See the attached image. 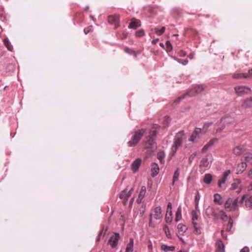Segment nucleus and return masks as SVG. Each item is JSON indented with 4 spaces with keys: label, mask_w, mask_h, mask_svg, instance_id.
Wrapping results in <instances>:
<instances>
[{
    "label": "nucleus",
    "mask_w": 252,
    "mask_h": 252,
    "mask_svg": "<svg viewBox=\"0 0 252 252\" xmlns=\"http://www.w3.org/2000/svg\"><path fill=\"white\" fill-rule=\"evenodd\" d=\"M177 229L181 234H183L187 230V227L182 223H179L178 225Z\"/></svg>",
    "instance_id": "obj_32"
},
{
    "label": "nucleus",
    "mask_w": 252,
    "mask_h": 252,
    "mask_svg": "<svg viewBox=\"0 0 252 252\" xmlns=\"http://www.w3.org/2000/svg\"><path fill=\"white\" fill-rule=\"evenodd\" d=\"M179 54L180 56L181 57H185L186 55V53L185 52L183 51H181L179 53Z\"/></svg>",
    "instance_id": "obj_56"
},
{
    "label": "nucleus",
    "mask_w": 252,
    "mask_h": 252,
    "mask_svg": "<svg viewBox=\"0 0 252 252\" xmlns=\"http://www.w3.org/2000/svg\"><path fill=\"white\" fill-rule=\"evenodd\" d=\"M210 156H207L205 158H203L200 161V168H201L203 170H205L206 168H208L210 166V161H209L208 157Z\"/></svg>",
    "instance_id": "obj_11"
},
{
    "label": "nucleus",
    "mask_w": 252,
    "mask_h": 252,
    "mask_svg": "<svg viewBox=\"0 0 252 252\" xmlns=\"http://www.w3.org/2000/svg\"><path fill=\"white\" fill-rule=\"evenodd\" d=\"M133 239H130V241L128 244L127 245L126 252H133Z\"/></svg>",
    "instance_id": "obj_34"
},
{
    "label": "nucleus",
    "mask_w": 252,
    "mask_h": 252,
    "mask_svg": "<svg viewBox=\"0 0 252 252\" xmlns=\"http://www.w3.org/2000/svg\"><path fill=\"white\" fill-rule=\"evenodd\" d=\"M230 189L236 190L237 193L240 192L242 189L241 181L239 179L234 180L233 183L231 184Z\"/></svg>",
    "instance_id": "obj_9"
},
{
    "label": "nucleus",
    "mask_w": 252,
    "mask_h": 252,
    "mask_svg": "<svg viewBox=\"0 0 252 252\" xmlns=\"http://www.w3.org/2000/svg\"><path fill=\"white\" fill-rule=\"evenodd\" d=\"M194 228V232L197 234H201V229L198 226L197 223L192 224Z\"/></svg>",
    "instance_id": "obj_44"
},
{
    "label": "nucleus",
    "mask_w": 252,
    "mask_h": 252,
    "mask_svg": "<svg viewBox=\"0 0 252 252\" xmlns=\"http://www.w3.org/2000/svg\"><path fill=\"white\" fill-rule=\"evenodd\" d=\"M161 249L162 251L165 252H172L175 250V247L173 246H169L163 244L161 246Z\"/></svg>",
    "instance_id": "obj_29"
},
{
    "label": "nucleus",
    "mask_w": 252,
    "mask_h": 252,
    "mask_svg": "<svg viewBox=\"0 0 252 252\" xmlns=\"http://www.w3.org/2000/svg\"><path fill=\"white\" fill-rule=\"evenodd\" d=\"M177 61H178V62L179 63H183V64H184V65L187 64V63H188V61H184V62H185V63H182V62H181L182 60H181V59H179V60H178Z\"/></svg>",
    "instance_id": "obj_61"
},
{
    "label": "nucleus",
    "mask_w": 252,
    "mask_h": 252,
    "mask_svg": "<svg viewBox=\"0 0 252 252\" xmlns=\"http://www.w3.org/2000/svg\"><path fill=\"white\" fill-rule=\"evenodd\" d=\"M233 224V220L231 218H230L229 219L227 225L226 231H230L232 228Z\"/></svg>",
    "instance_id": "obj_45"
},
{
    "label": "nucleus",
    "mask_w": 252,
    "mask_h": 252,
    "mask_svg": "<svg viewBox=\"0 0 252 252\" xmlns=\"http://www.w3.org/2000/svg\"><path fill=\"white\" fill-rule=\"evenodd\" d=\"M145 33L143 30H140L135 32V35L137 37H142L144 35Z\"/></svg>",
    "instance_id": "obj_48"
},
{
    "label": "nucleus",
    "mask_w": 252,
    "mask_h": 252,
    "mask_svg": "<svg viewBox=\"0 0 252 252\" xmlns=\"http://www.w3.org/2000/svg\"><path fill=\"white\" fill-rule=\"evenodd\" d=\"M247 166V163L246 162H242L238 165V171L242 172L245 170Z\"/></svg>",
    "instance_id": "obj_39"
},
{
    "label": "nucleus",
    "mask_w": 252,
    "mask_h": 252,
    "mask_svg": "<svg viewBox=\"0 0 252 252\" xmlns=\"http://www.w3.org/2000/svg\"><path fill=\"white\" fill-rule=\"evenodd\" d=\"M219 139L217 138L211 139L208 143H207L203 148L202 149V152L205 153L210 148H211L216 142H218Z\"/></svg>",
    "instance_id": "obj_12"
},
{
    "label": "nucleus",
    "mask_w": 252,
    "mask_h": 252,
    "mask_svg": "<svg viewBox=\"0 0 252 252\" xmlns=\"http://www.w3.org/2000/svg\"><path fill=\"white\" fill-rule=\"evenodd\" d=\"M204 182L207 184H209L212 181V176L210 174H206L204 177Z\"/></svg>",
    "instance_id": "obj_38"
},
{
    "label": "nucleus",
    "mask_w": 252,
    "mask_h": 252,
    "mask_svg": "<svg viewBox=\"0 0 252 252\" xmlns=\"http://www.w3.org/2000/svg\"><path fill=\"white\" fill-rule=\"evenodd\" d=\"M165 157V153L163 151H160L157 154V158L159 160L160 162L164 164L165 162L164 158Z\"/></svg>",
    "instance_id": "obj_25"
},
{
    "label": "nucleus",
    "mask_w": 252,
    "mask_h": 252,
    "mask_svg": "<svg viewBox=\"0 0 252 252\" xmlns=\"http://www.w3.org/2000/svg\"><path fill=\"white\" fill-rule=\"evenodd\" d=\"M244 158L248 164H252V153H246L244 155Z\"/></svg>",
    "instance_id": "obj_31"
},
{
    "label": "nucleus",
    "mask_w": 252,
    "mask_h": 252,
    "mask_svg": "<svg viewBox=\"0 0 252 252\" xmlns=\"http://www.w3.org/2000/svg\"><path fill=\"white\" fill-rule=\"evenodd\" d=\"M182 219V208L181 206H179L176 212L175 221H179Z\"/></svg>",
    "instance_id": "obj_28"
},
{
    "label": "nucleus",
    "mask_w": 252,
    "mask_h": 252,
    "mask_svg": "<svg viewBox=\"0 0 252 252\" xmlns=\"http://www.w3.org/2000/svg\"><path fill=\"white\" fill-rule=\"evenodd\" d=\"M221 219L223 221H226L227 219V216L223 211H220Z\"/></svg>",
    "instance_id": "obj_50"
},
{
    "label": "nucleus",
    "mask_w": 252,
    "mask_h": 252,
    "mask_svg": "<svg viewBox=\"0 0 252 252\" xmlns=\"http://www.w3.org/2000/svg\"><path fill=\"white\" fill-rule=\"evenodd\" d=\"M198 211L196 210H193L191 212L192 224L197 223L196 221L198 220Z\"/></svg>",
    "instance_id": "obj_35"
},
{
    "label": "nucleus",
    "mask_w": 252,
    "mask_h": 252,
    "mask_svg": "<svg viewBox=\"0 0 252 252\" xmlns=\"http://www.w3.org/2000/svg\"><path fill=\"white\" fill-rule=\"evenodd\" d=\"M163 229L164 232H165V233L166 234V237H168V238H171V235L170 232V230H169L168 227L166 225H165L164 226Z\"/></svg>",
    "instance_id": "obj_42"
},
{
    "label": "nucleus",
    "mask_w": 252,
    "mask_h": 252,
    "mask_svg": "<svg viewBox=\"0 0 252 252\" xmlns=\"http://www.w3.org/2000/svg\"><path fill=\"white\" fill-rule=\"evenodd\" d=\"M119 19L118 15H111L108 17V21L110 24H114V28L116 29L119 26Z\"/></svg>",
    "instance_id": "obj_10"
},
{
    "label": "nucleus",
    "mask_w": 252,
    "mask_h": 252,
    "mask_svg": "<svg viewBox=\"0 0 252 252\" xmlns=\"http://www.w3.org/2000/svg\"><path fill=\"white\" fill-rule=\"evenodd\" d=\"M245 151V148L243 145H239L233 149V152L236 156H239Z\"/></svg>",
    "instance_id": "obj_16"
},
{
    "label": "nucleus",
    "mask_w": 252,
    "mask_h": 252,
    "mask_svg": "<svg viewBox=\"0 0 252 252\" xmlns=\"http://www.w3.org/2000/svg\"><path fill=\"white\" fill-rule=\"evenodd\" d=\"M143 198H140V197L138 196V198L137 199V200H136L137 202L138 203H140L141 202Z\"/></svg>",
    "instance_id": "obj_60"
},
{
    "label": "nucleus",
    "mask_w": 252,
    "mask_h": 252,
    "mask_svg": "<svg viewBox=\"0 0 252 252\" xmlns=\"http://www.w3.org/2000/svg\"><path fill=\"white\" fill-rule=\"evenodd\" d=\"M231 122L229 120L228 117H226L223 119H221L220 123H222L223 125L225 124H230Z\"/></svg>",
    "instance_id": "obj_49"
},
{
    "label": "nucleus",
    "mask_w": 252,
    "mask_h": 252,
    "mask_svg": "<svg viewBox=\"0 0 252 252\" xmlns=\"http://www.w3.org/2000/svg\"><path fill=\"white\" fill-rule=\"evenodd\" d=\"M120 238L119 233H115L111 236L109 240L108 243L112 248H115L118 245V242Z\"/></svg>",
    "instance_id": "obj_7"
},
{
    "label": "nucleus",
    "mask_w": 252,
    "mask_h": 252,
    "mask_svg": "<svg viewBox=\"0 0 252 252\" xmlns=\"http://www.w3.org/2000/svg\"><path fill=\"white\" fill-rule=\"evenodd\" d=\"M171 217L170 215L169 216H167V215H166L165 220L167 223H170L172 221Z\"/></svg>",
    "instance_id": "obj_53"
},
{
    "label": "nucleus",
    "mask_w": 252,
    "mask_h": 252,
    "mask_svg": "<svg viewBox=\"0 0 252 252\" xmlns=\"http://www.w3.org/2000/svg\"><path fill=\"white\" fill-rule=\"evenodd\" d=\"M241 106L244 108H250L252 107V97L244 99L242 101Z\"/></svg>",
    "instance_id": "obj_15"
},
{
    "label": "nucleus",
    "mask_w": 252,
    "mask_h": 252,
    "mask_svg": "<svg viewBox=\"0 0 252 252\" xmlns=\"http://www.w3.org/2000/svg\"><path fill=\"white\" fill-rule=\"evenodd\" d=\"M157 134V131L156 128L153 127L152 128L150 131L149 135L148 137H151L153 138V137L155 136Z\"/></svg>",
    "instance_id": "obj_46"
},
{
    "label": "nucleus",
    "mask_w": 252,
    "mask_h": 252,
    "mask_svg": "<svg viewBox=\"0 0 252 252\" xmlns=\"http://www.w3.org/2000/svg\"><path fill=\"white\" fill-rule=\"evenodd\" d=\"M3 43H4V45L6 47V48H7V49L9 51H12L13 50V46L11 44L10 42L9 41V40H8V39L7 38H4V39L3 40Z\"/></svg>",
    "instance_id": "obj_37"
},
{
    "label": "nucleus",
    "mask_w": 252,
    "mask_h": 252,
    "mask_svg": "<svg viewBox=\"0 0 252 252\" xmlns=\"http://www.w3.org/2000/svg\"><path fill=\"white\" fill-rule=\"evenodd\" d=\"M186 138V135L184 130H181L176 133L173 141V143L181 147L184 140Z\"/></svg>",
    "instance_id": "obj_4"
},
{
    "label": "nucleus",
    "mask_w": 252,
    "mask_h": 252,
    "mask_svg": "<svg viewBox=\"0 0 252 252\" xmlns=\"http://www.w3.org/2000/svg\"><path fill=\"white\" fill-rule=\"evenodd\" d=\"M179 147L180 146H178L173 143V145L171 147L169 155L171 157L174 156Z\"/></svg>",
    "instance_id": "obj_36"
},
{
    "label": "nucleus",
    "mask_w": 252,
    "mask_h": 252,
    "mask_svg": "<svg viewBox=\"0 0 252 252\" xmlns=\"http://www.w3.org/2000/svg\"><path fill=\"white\" fill-rule=\"evenodd\" d=\"M200 198V194L198 191H197L195 196V207L197 209L198 207L199 200Z\"/></svg>",
    "instance_id": "obj_47"
},
{
    "label": "nucleus",
    "mask_w": 252,
    "mask_h": 252,
    "mask_svg": "<svg viewBox=\"0 0 252 252\" xmlns=\"http://www.w3.org/2000/svg\"><path fill=\"white\" fill-rule=\"evenodd\" d=\"M132 189H133L132 188L128 191H127L126 190H124L120 193L119 195L121 199H123L126 200H127L128 198L131 195L132 193L131 191Z\"/></svg>",
    "instance_id": "obj_18"
},
{
    "label": "nucleus",
    "mask_w": 252,
    "mask_h": 252,
    "mask_svg": "<svg viewBox=\"0 0 252 252\" xmlns=\"http://www.w3.org/2000/svg\"><path fill=\"white\" fill-rule=\"evenodd\" d=\"M205 89V86L204 85H196L188 93L184 94L182 96L177 98L176 100H175L174 102L176 103H179L181 100L184 99L187 96H193L197 94H199L203 91Z\"/></svg>",
    "instance_id": "obj_2"
},
{
    "label": "nucleus",
    "mask_w": 252,
    "mask_h": 252,
    "mask_svg": "<svg viewBox=\"0 0 252 252\" xmlns=\"http://www.w3.org/2000/svg\"><path fill=\"white\" fill-rule=\"evenodd\" d=\"M215 127H216V130H214L213 132V134H216L218 132H220L224 128L225 125H223L222 123L219 124L218 126H214Z\"/></svg>",
    "instance_id": "obj_30"
},
{
    "label": "nucleus",
    "mask_w": 252,
    "mask_h": 252,
    "mask_svg": "<svg viewBox=\"0 0 252 252\" xmlns=\"http://www.w3.org/2000/svg\"><path fill=\"white\" fill-rule=\"evenodd\" d=\"M158 40H159V38H156V39H153L152 41V43L153 44H156Z\"/></svg>",
    "instance_id": "obj_57"
},
{
    "label": "nucleus",
    "mask_w": 252,
    "mask_h": 252,
    "mask_svg": "<svg viewBox=\"0 0 252 252\" xmlns=\"http://www.w3.org/2000/svg\"><path fill=\"white\" fill-rule=\"evenodd\" d=\"M214 201L215 204L220 205L222 204V198L221 196L219 193L214 194Z\"/></svg>",
    "instance_id": "obj_21"
},
{
    "label": "nucleus",
    "mask_w": 252,
    "mask_h": 252,
    "mask_svg": "<svg viewBox=\"0 0 252 252\" xmlns=\"http://www.w3.org/2000/svg\"><path fill=\"white\" fill-rule=\"evenodd\" d=\"M240 252H249V249L248 247H245L241 250Z\"/></svg>",
    "instance_id": "obj_55"
},
{
    "label": "nucleus",
    "mask_w": 252,
    "mask_h": 252,
    "mask_svg": "<svg viewBox=\"0 0 252 252\" xmlns=\"http://www.w3.org/2000/svg\"><path fill=\"white\" fill-rule=\"evenodd\" d=\"M125 51L126 53H128V54H130L131 52H132V51H131L130 49H129V48H126L125 49Z\"/></svg>",
    "instance_id": "obj_59"
},
{
    "label": "nucleus",
    "mask_w": 252,
    "mask_h": 252,
    "mask_svg": "<svg viewBox=\"0 0 252 252\" xmlns=\"http://www.w3.org/2000/svg\"><path fill=\"white\" fill-rule=\"evenodd\" d=\"M232 199L231 198H228L227 200L226 201L224 207L225 209L229 212L232 211Z\"/></svg>",
    "instance_id": "obj_23"
},
{
    "label": "nucleus",
    "mask_w": 252,
    "mask_h": 252,
    "mask_svg": "<svg viewBox=\"0 0 252 252\" xmlns=\"http://www.w3.org/2000/svg\"><path fill=\"white\" fill-rule=\"evenodd\" d=\"M159 166L157 163H153L152 164V174L151 176L153 177L156 176L159 172Z\"/></svg>",
    "instance_id": "obj_19"
},
{
    "label": "nucleus",
    "mask_w": 252,
    "mask_h": 252,
    "mask_svg": "<svg viewBox=\"0 0 252 252\" xmlns=\"http://www.w3.org/2000/svg\"><path fill=\"white\" fill-rule=\"evenodd\" d=\"M141 162V159L140 158H137L132 163L131 169L134 172L138 170L140 165Z\"/></svg>",
    "instance_id": "obj_20"
},
{
    "label": "nucleus",
    "mask_w": 252,
    "mask_h": 252,
    "mask_svg": "<svg viewBox=\"0 0 252 252\" xmlns=\"http://www.w3.org/2000/svg\"><path fill=\"white\" fill-rule=\"evenodd\" d=\"M249 176L250 178H252V169L249 172Z\"/></svg>",
    "instance_id": "obj_64"
},
{
    "label": "nucleus",
    "mask_w": 252,
    "mask_h": 252,
    "mask_svg": "<svg viewBox=\"0 0 252 252\" xmlns=\"http://www.w3.org/2000/svg\"><path fill=\"white\" fill-rule=\"evenodd\" d=\"M141 26L140 21L136 19H132L128 26L130 29H136Z\"/></svg>",
    "instance_id": "obj_17"
},
{
    "label": "nucleus",
    "mask_w": 252,
    "mask_h": 252,
    "mask_svg": "<svg viewBox=\"0 0 252 252\" xmlns=\"http://www.w3.org/2000/svg\"><path fill=\"white\" fill-rule=\"evenodd\" d=\"M217 248L216 252H224V245L221 240H218L217 242Z\"/></svg>",
    "instance_id": "obj_22"
},
{
    "label": "nucleus",
    "mask_w": 252,
    "mask_h": 252,
    "mask_svg": "<svg viewBox=\"0 0 252 252\" xmlns=\"http://www.w3.org/2000/svg\"><path fill=\"white\" fill-rule=\"evenodd\" d=\"M197 155V153L195 152L191 155V158H194Z\"/></svg>",
    "instance_id": "obj_62"
},
{
    "label": "nucleus",
    "mask_w": 252,
    "mask_h": 252,
    "mask_svg": "<svg viewBox=\"0 0 252 252\" xmlns=\"http://www.w3.org/2000/svg\"><path fill=\"white\" fill-rule=\"evenodd\" d=\"M146 132V129L141 128L132 131L130 135V140L127 142L128 147H135L142 139Z\"/></svg>",
    "instance_id": "obj_1"
},
{
    "label": "nucleus",
    "mask_w": 252,
    "mask_h": 252,
    "mask_svg": "<svg viewBox=\"0 0 252 252\" xmlns=\"http://www.w3.org/2000/svg\"><path fill=\"white\" fill-rule=\"evenodd\" d=\"M234 90L235 93L239 96L249 94L252 92L251 88L245 86H236L234 88Z\"/></svg>",
    "instance_id": "obj_5"
},
{
    "label": "nucleus",
    "mask_w": 252,
    "mask_h": 252,
    "mask_svg": "<svg viewBox=\"0 0 252 252\" xmlns=\"http://www.w3.org/2000/svg\"><path fill=\"white\" fill-rule=\"evenodd\" d=\"M231 171L230 170L225 171L222 174L221 177L219 179L218 183V186L220 188H222V185L224 184L227 180V177L230 174Z\"/></svg>",
    "instance_id": "obj_8"
},
{
    "label": "nucleus",
    "mask_w": 252,
    "mask_h": 252,
    "mask_svg": "<svg viewBox=\"0 0 252 252\" xmlns=\"http://www.w3.org/2000/svg\"><path fill=\"white\" fill-rule=\"evenodd\" d=\"M171 209H172V204L171 202H169L167 205V208L166 210V213H168V211H170V216H172V212H171Z\"/></svg>",
    "instance_id": "obj_51"
},
{
    "label": "nucleus",
    "mask_w": 252,
    "mask_h": 252,
    "mask_svg": "<svg viewBox=\"0 0 252 252\" xmlns=\"http://www.w3.org/2000/svg\"><path fill=\"white\" fill-rule=\"evenodd\" d=\"M212 125H213V123L212 122L205 123L202 128L201 129V131L205 133L208 130L209 128Z\"/></svg>",
    "instance_id": "obj_40"
},
{
    "label": "nucleus",
    "mask_w": 252,
    "mask_h": 252,
    "mask_svg": "<svg viewBox=\"0 0 252 252\" xmlns=\"http://www.w3.org/2000/svg\"><path fill=\"white\" fill-rule=\"evenodd\" d=\"M166 45L168 50H171L172 48V45L169 41H166Z\"/></svg>",
    "instance_id": "obj_54"
},
{
    "label": "nucleus",
    "mask_w": 252,
    "mask_h": 252,
    "mask_svg": "<svg viewBox=\"0 0 252 252\" xmlns=\"http://www.w3.org/2000/svg\"><path fill=\"white\" fill-rule=\"evenodd\" d=\"M232 77L237 79L242 78H247L249 77V75L248 73H234L233 74Z\"/></svg>",
    "instance_id": "obj_27"
},
{
    "label": "nucleus",
    "mask_w": 252,
    "mask_h": 252,
    "mask_svg": "<svg viewBox=\"0 0 252 252\" xmlns=\"http://www.w3.org/2000/svg\"><path fill=\"white\" fill-rule=\"evenodd\" d=\"M162 217L161 207L159 206L156 207L154 210L153 214H151L150 215L149 226L153 228L156 226L155 223L153 221V218L156 220H161Z\"/></svg>",
    "instance_id": "obj_3"
},
{
    "label": "nucleus",
    "mask_w": 252,
    "mask_h": 252,
    "mask_svg": "<svg viewBox=\"0 0 252 252\" xmlns=\"http://www.w3.org/2000/svg\"><path fill=\"white\" fill-rule=\"evenodd\" d=\"M102 233H103V230H102L101 231H100L97 236V241H99L100 238V237L101 236V235L102 234Z\"/></svg>",
    "instance_id": "obj_58"
},
{
    "label": "nucleus",
    "mask_w": 252,
    "mask_h": 252,
    "mask_svg": "<svg viewBox=\"0 0 252 252\" xmlns=\"http://www.w3.org/2000/svg\"><path fill=\"white\" fill-rule=\"evenodd\" d=\"M165 30V27H162L160 30H159L157 28H155L154 29H151V31L153 32L154 33H156L158 35H162L164 32Z\"/></svg>",
    "instance_id": "obj_26"
},
{
    "label": "nucleus",
    "mask_w": 252,
    "mask_h": 252,
    "mask_svg": "<svg viewBox=\"0 0 252 252\" xmlns=\"http://www.w3.org/2000/svg\"><path fill=\"white\" fill-rule=\"evenodd\" d=\"M206 214L208 217H217V214L212 207L209 206L206 210Z\"/></svg>",
    "instance_id": "obj_24"
},
{
    "label": "nucleus",
    "mask_w": 252,
    "mask_h": 252,
    "mask_svg": "<svg viewBox=\"0 0 252 252\" xmlns=\"http://www.w3.org/2000/svg\"><path fill=\"white\" fill-rule=\"evenodd\" d=\"M221 235L223 238L226 239L227 236L224 233L223 230H221Z\"/></svg>",
    "instance_id": "obj_63"
},
{
    "label": "nucleus",
    "mask_w": 252,
    "mask_h": 252,
    "mask_svg": "<svg viewBox=\"0 0 252 252\" xmlns=\"http://www.w3.org/2000/svg\"><path fill=\"white\" fill-rule=\"evenodd\" d=\"M179 175H180V170H179V168H177L174 173V175L173 176V182L172 183V186H174L175 182H176L178 180Z\"/></svg>",
    "instance_id": "obj_33"
},
{
    "label": "nucleus",
    "mask_w": 252,
    "mask_h": 252,
    "mask_svg": "<svg viewBox=\"0 0 252 252\" xmlns=\"http://www.w3.org/2000/svg\"><path fill=\"white\" fill-rule=\"evenodd\" d=\"M92 31V27H88V28H85L84 30V32L86 34L88 33H89V32H91Z\"/></svg>",
    "instance_id": "obj_52"
},
{
    "label": "nucleus",
    "mask_w": 252,
    "mask_h": 252,
    "mask_svg": "<svg viewBox=\"0 0 252 252\" xmlns=\"http://www.w3.org/2000/svg\"><path fill=\"white\" fill-rule=\"evenodd\" d=\"M146 192V187L143 186L141 187L138 196L140 198H144Z\"/></svg>",
    "instance_id": "obj_43"
},
{
    "label": "nucleus",
    "mask_w": 252,
    "mask_h": 252,
    "mask_svg": "<svg viewBox=\"0 0 252 252\" xmlns=\"http://www.w3.org/2000/svg\"><path fill=\"white\" fill-rule=\"evenodd\" d=\"M240 203L245 202V205L247 208H252V196L248 194L244 195L240 201Z\"/></svg>",
    "instance_id": "obj_6"
},
{
    "label": "nucleus",
    "mask_w": 252,
    "mask_h": 252,
    "mask_svg": "<svg viewBox=\"0 0 252 252\" xmlns=\"http://www.w3.org/2000/svg\"><path fill=\"white\" fill-rule=\"evenodd\" d=\"M238 199H239L238 197H237L234 200H232V211L237 210L238 209Z\"/></svg>",
    "instance_id": "obj_41"
},
{
    "label": "nucleus",
    "mask_w": 252,
    "mask_h": 252,
    "mask_svg": "<svg viewBox=\"0 0 252 252\" xmlns=\"http://www.w3.org/2000/svg\"><path fill=\"white\" fill-rule=\"evenodd\" d=\"M156 143L153 138L147 137L145 142V148L147 149L153 148L156 147Z\"/></svg>",
    "instance_id": "obj_14"
},
{
    "label": "nucleus",
    "mask_w": 252,
    "mask_h": 252,
    "mask_svg": "<svg viewBox=\"0 0 252 252\" xmlns=\"http://www.w3.org/2000/svg\"><path fill=\"white\" fill-rule=\"evenodd\" d=\"M201 132V128H196L191 134L189 141L193 142L195 139L199 138V134Z\"/></svg>",
    "instance_id": "obj_13"
}]
</instances>
